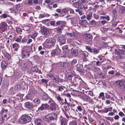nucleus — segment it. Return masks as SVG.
I'll use <instances>...</instances> for the list:
<instances>
[{
  "instance_id": "4c0bfd02",
  "label": "nucleus",
  "mask_w": 125,
  "mask_h": 125,
  "mask_svg": "<svg viewBox=\"0 0 125 125\" xmlns=\"http://www.w3.org/2000/svg\"><path fill=\"white\" fill-rule=\"evenodd\" d=\"M83 107L82 106H81L80 105H78L77 106L76 108L77 110L76 109V111L77 112L78 110L80 112H81L83 110Z\"/></svg>"
},
{
  "instance_id": "2eb2a0df",
  "label": "nucleus",
  "mask_w": 125,
  "mask_h": 125,
  "mask_svg": "<svg viewBox=\"0 0 125 125\" xmlns=\"http://www.w3.org/2000/svg\"><path fill=\"white\" fill-rule=\"evenodd\" d=\"M42 33L44 36H48L50 34V33L49 29L46 28H43L42 30Z\"/></svg>"
},
{
  "instance_id": "423d86ee",
  "label": "nucleus",
  "mask_w": 125,
  "mask_h": 125,
  "mask_svg": "<svg viewBox=\"0 0 125 125\" xmlns=\"http://www.w3.org/2000/svg\"><path fill=\"white\" fill-rule=\"evenodd\" d=\"M48 102L49 104L50 109L52 111H55L57 106L56 103L52 99H50Z\"/></svg>"
},
{
  "instance_id": "3c124183",
  "label": "nucleus",
  "mask_w": 125,
  "mask_h": 125,
  "mask_svg": "<svg viewBox=\"0 0 125 125\" xmlns=\"http://www.w3.org/2000/svg\"><path fill=\"white\" fill-rule=\"evenodd\" d=\"M62 11L64 14L67 13L69 11V8H64L62 9Z\"/></svg>"
},
{
  "instance_id": "de8ad7c7",
  "label": "nucleus",
  "mask_w": 125,
  "mask_h": 125,
  "mask_svg": "<svg viewBox=\"0 0 125 125\" xmlns=\"http://www.w3.org/2000/svg\"><path fill=\"white\" fill-rule=\"evenodd\" d=\"M69 124V125H77V122L76 120H73L70 121Z\"/></svg>"
},
{
  "instance_id": "1a4fd4ad",
  "label": "nucleus",
  "mask_w": 125,
  "mask_h": 125,
  "mask_svg": "<svg viewBox=\"0 0 125 125\" xmlns=\"http://www.w3.org/2000/svg\"><path fill=\"white\" fill-rule=\"evenodd\" d=\"M30 56V53L29 51L26 50H24L22 51L21 56L22 59H26L29 57Z\"/></svg>"
},
{
  "instance_id": "8fccbe9b",
  "label": "nucleus",
  "mask_w": 125,
  "mask_h": 125,
  "mask_svg": "<svg viewBox=\"0 0 125 125\" xmlns=\"http://www.w3.org/2000/svg\"><path fill=\"white\" fill-rule=\"evenodd\" d=\"M37 33L36 32H35L30 37L33 39H34L37 37Z\"/></svg>"
},
{
  "instance_id": "b1692460",
  "label": "nucleus",
  "mask_w": 125,
  "mask_h": 125,
  "mask_svg": "<svg viewBox=\"0 0 125 125\" xmlns=\"http://www.w3.org/2000/svg\"><path fill=\"white\" fill-rule=\"evenodd\" d=\"M9 103L10 104V106L11 107H14L16 104V100H12L11 99L9 100Z\"/></svg>"
},
{
  "instance_id": "f704fd0d",
  "label": "nucleus",
  "mask_w": 125,
  "mask_h": 125,
  "mask_svg": "<svg viewBox=\"0 0 125 125\" xmlns=\"http://www.w3.org/2000/svg\"><path fill=\"white\" fill-rule=\"evenodd\" d=\"M49 97L48 95L46 94H44L42 97V99L45 100H47L49 98Z\"/></svg>"
},
{
  "instance_id": "bf43d9fd",
  "label": "nucleus",
  "mask_w": 125,
  "mask_h": 125,
  "mask_svg": "<svg viewBox=\"0 0 125 125\" xmlns=\"http://www.w3.org/2000/svg\"><path fill=\"white\" fill-rule=\"evenodd\" d=\"M98 57L99 58V60L101 61V63L104 61V60L103 59V58L102 56H99Z\"/></svg>"
},
{
  "instance_id": "bb28decb",
  "label": "nucleus",
  "mask_w": 125,
  "mask_h": 125,
  "mask_svg": "<svg viewBox=\"0 0 125 125\" xmlns=\"http://www.w3.org/2000/svg\"><path fill=\"white\" fill-rule=\"evenodd\" d=\"M71 65L72 66H71V67L68 70L69 71L70 70H71V69H72L74 67V66L77 63V60L76 59H73L71 62Z\"/></svg>"
},
{
  "instance_id": "aec40b11",
  "label": "nucleus",
  "mask_w": 125,
  "mask_h": 125,
  "mask_svg": "<svg viewBox=\"0 0 125 125\" xmlns=\"http://www.w3.org/2000/svg\"><path fill=\"white\" fill-rule=\"evenodd\" d=\"M21 68L23 71H26L27 69V64L25 62H22L21 63Z\"/></svg>"
},
{
  "instance_id": "a211bd4d",
  "label": "nucleus",
  "mask_w": 125,
  "mask_h": 125,
  "mask_svg": "<svg viewBox=\"0 0 125 125\" xmlns=\"http://www.w3.org/2000/svg\"><path fill=\"white\" fill-rule=\"evenodd\" d=\"M84 36L85 39L88 42L91 41L93 38L92 35L89 34H86Z\"/></svg>"
},
{
  "instance_id": "58836bf2",
  "label": "nucleus",
  "mask_w": 125,
  "mask_h": 125,
  "mask_svg": "<svg viewBox=\"0 0 125 125\" xmlns=\"http://www.w3.org/2000/svg\"><path fill=\"white\" fill-rule=\"evenodd\" d=\"M75 11L76 12H78V14L80 15H82L83 14V10L77 9H76Z\"/></svg>"
},
{
  "instance_id": "c756f323",
  "label": "nucleus",
  "mask_w": 125,
  "mask_h": 125,
  "mask_svg": "<svg viewBox=\"0 0 125 125\" xmlns=\"http://www.w3.org/2000/svg\"><path fill=\"white\" fill-rule=\"evenodd\" d=\"M25 107L31 109L33 108L32 106L29 102H27L24 103Z\"/></svg>"
},
{
  "instance_id": "49530a36",
  "label": "nucleus",
  "mask_w": 125,
  "mask_h": 125,
  "mask_svg": "<svg viewBox=\"0 0 125 125\" xmlns=\"http://www.w3.org/2000/svg\"><path fill=\"white\" fill-rule=\"evenodd\" d=\"M78 9H81L83 10V4L80 3H78Z\"/></svg>"
},
{
  "instance_id": "79ce46f5",
  "label": "nucleus",
  "mask_w": 125,
  "mask_h": 125,
  "mask_svg": "<svg viewBox=\"0 0 125 125\" xmlns=\"http://www.w3.org/2000/svg\"><path fill=\"white\" fill-rule=\"evenodd\" d=\"M21 85L19 84H17L16 85L14 89L15 90H21Z\"/></svg>"
},
{
  "instance_id": "5fc2aeb1",
  "label": "nucleus",
  "mask_w": 125,
  "mask_h": 125,
  "mask_svg": "<svg viewBox=\"0 0 125 125\" xmlns=\"http://www.w3.org/2000/svg\"><path fill=\"white\" fill-rule=\"evenodd\" d=\"M86 49L89 52L91 53L92 52V49L90 47L88 46H87L86 47Z\"/></svg>"
},
{
  "instance_id": "0e129e2a",
  "label": "nucleus",
  "mask_w": 125,
  "mask_h": 125,
  "mask_svg": "<svg viewBox=\"0 0 125 125\" xmlns=\"http://www.w3.org/2000/svg\"><path fill=\"white\" fill-rule=\"evenodd\" d=\"M1 121L0 120V125L4 123V117H1Z\"/></svg>"
},
{
  "instance_id": "052dcab7",
  "label": "nucleus",
  "mask_w": 125,
  "mask_h": 125,
  "mask_svg": "<svg viewBox=\"0 0 125 125\" xmlns=\"http://www.w3.org/2000/svg\"><path fill=\"white\" fill-rule=\"evenodd\" d=\"M118 115L121 117H123L125 115V114L122 112L121 111L119 112Z\"/></svg>"
},
{
  "instance_id": "39448f33",
  "label": "nucleus",
  "mask_w": 125,
  "mask_h": 125,
  "mask_svg": "<svg viewBox=\"0 0 125 125\" xmlns=\"http://www.w3.org/2000/svg\"><path fill=\"white\" fill-rule=\"evenodd\" d=\"M120 46L121 47H120L121 48L123 49H115V54L118 56H121L122 55H125V46L123 45H121Z\"/></svg>"
},
{
  "instance_id": "e433bc0d",
  "label": "nucleus",
  "mask_w": 125,
  "mask_h": 125,
  "mask_svg": "<svg viewBox=\"0 0 125 125\" xmlns=\"http://www.w3.org/2000/svg\"><path fill=\"white\" fill-rule=\"evenodd\" d=\"M125 11V7H122L120 8L119 12L121 14H123L124 13Z\"/></svg>"
},
{
  "instance_id": "37998d69",
  "label": "nucleus",
  "mask_w": 125,
  "mask_h": 125,
  "mask_svg": "<svg viewBox=\"0 0 125 125\" xmlns=\"http://www.w3.org/2000/svg\"><path fill=\"white\" fill-rule=\"evenodd\" d=\"M9 16L6 13L2 14L0 16V18L2 19V18H5Z\"/></svg>"
},
{
  "instance_id": "4468645a",
  "label": "nucleus",
  "mask_w": 125,
  "mask_h": 125,
  "mask_svg": "<svg viewBox=\"0 0 125 125\" xmlns=\"http://www.w3.org/2000/svg\"><path fill=\"white\" fill-rule=\"evenodd\" d=\"M60 121L61 125H68V119L65 118L61 117L60 119Z\"/></svg>"
},
{
  "instance_id": "09e8293b",
  "label": "nucleus",
  "mask_w": 125,
  "mask_h": 125,
  "mask_svg": "<svg viewBox=\"0 0 125 125\" xmlns=\"http://www.w3.org/2000/svg\"><path fill=\"white\" fill-rule=\"evenodd\" d=\"M96 22L94 20H92L90 22V24L93 26H94L96 25Z\"/></svg>"
},
{
  "instance_id": "ddd939ff",
  "label": "nucleus",
  "mask_w": 125,
  "mask_h": 125,
  "mask_svg": "<svg viewBox=\"0 0 125 125\" xmlns=\"http://www.w3.org/2000/svg\"><path fill=\"white\" fill-rule=\"evenodd\" d=\"M116 83L117 86L119 87L123 91H125V85L121 81L118 80L116 81Z\"/></svg>"
},
{
  "instance_id": "774afa93",
  "label": "nucleus",
  "mask_w": 125,
  "mask_h": 125,
  "mask_svg": "<svg viewBox=\"0 0 125 125\" xmlns=\"http://www.w3.org/2000/svg\"><path fill=\"white\" fill-rule=\"evenodd\" d=\"M62 49L63 50H67L68 49V47L67 45H65L62 47Z\"/></svg>"
},
{
  "instance_id": "0eeeda50",
  "label": "nucleus",
  "mask_w": 125,
  "mask_h": 125,
  "mask_svg": "<svg viewBox=\"0 0 125 125\" xmlns=\"http://www.w3.org/2000/svg\"><path fill=\"white\" fill-rule=\"evenodd\" d=\"M8 25L6 22H1L0 23V32L2 33L7 30Z\"/></svg>"
},
{
  "instance_id": "c9c22d12",
  "label": "nucleus",
  "mask_w": 125,
  "mask_h": 125,
  "mask_svg": "<svg viewBox=\"0 0 125 125\" xmlns=\"http://www.w3.org/2000/svg\"><path fill=\"white\" fill-rule=\"evenodd\" d=\"M4 55L5 58L7 59L8 60H10L11 58L10 55L7 52L5 53L4 54Z\"/></svg>"
},
{
  "instance_id": "4d7b16f0",
  "label": "nucleus",
  "mask_w": 125,
  "mask_h": 125,
  "mask_svg": "<svg viewBox=\"0 0 125 125\" xmlns=\"http://www.w3.org/2000/svg\"><path fill=\"white\" fill-rule=\"evenodd\" d=\"M28 5L31 6L33 4V3L32 2V0H28Z\"/></svg>"
},
{
  "instance_id": "e2e57ef3",
  "label": "nucleus",
  "mask_w": 125,
  "mask_h": 125,
  "mask_svg": "<svg viewBox=\"0 0 125 125\" xmlns=\"http://www.w3.org/2000/svg\"><path fill=\"white\" fill-rule=\"evenodd\" d=\"M100 22L103 25H104V24L106 23L107 22H108L105 20H102Z\"/></svg>"
},
{
  "instance_id": "ea45409f",
  "label": "nucleus",
  "mask_w": 125,
  "mask_h": 125,
  "mask_svg": "<svg viewBox=\"0 0 125 125\" xmlns=\"http://www.w3.org/2000/svg\"><path fill=\"white\" fill-rule=\"evenodd\" d=\"M99 52V50L98 49L94 48H93L92 52L94 54H96L98 53Z\"/></svg>"
},
{
  "instance_id": "9d476101",
  "label": "nucleus",
  "mask_w": 125,
  "mask_h": 125,
  "mask_svg": "<svg viewBox=\"0 0 125 125\" xmlns=\"http://www.w3.org/2000/svg\"><path fill=\"white\" fill-rule=\"evenodd\" d=\"M52 80L53 82L57 83H62L64 81V80L60 78L59 76L57 75H54Z\"/></svg>"
},
{
  "instance_id": "4be33fe9",
  "label": "nucleus",
  "mask_w": 125,
  "mask_h": 125,
  "mask_svg": "<svg viewBox=\"0 0 125 125\" xmlns=\"http://www.w3.org/2000/svg\"><path fill=\"white\" fill-rule=\"evenodd\" d=\"M52 120H56L57 118V115L56 114L52 113L49 114Z\"/></svg>"
},
{
  "instance_id": "f3484780",
  "label": "nucleus",
  "mask_w": 125,
  "mask_h": 125,
  "mask_svg": "<svg viewBox=\"0 0 125 125\" xmlns=\"http://www.w3.org/2000/svg\"><path fill=\"white\" fill-rule=\"evenodd\" d=\"M49 105L47 104H42L41 106L38 108V110L42 111L44 109H47L49 107Z\"/></svg>"
},
{
  "instance_id": "69168bd1",
  "label": "nucleus",
  "mask_w": 125,
  "mask_h": 125,
  "mask_svg": "<svg viewBox=\"0 0 125 125\" xmlns=\"http://www.w3.org/2000/svg\"><path fill=\"white\" fill-rule=\"evenodd\" d=\"M31 95L28 94L26 96V98L28 99H30L31 97Z\"/></svg>"
},
{
  "instance_id": "20e7f679",
  "label": "nucleus",
  "mask_w": 125,
  "mask_h": 125,
  "mask_svg": "<svg viewBox=\"0 0 125 125\" xmlns=\"http://www.w3.org/2000/svg\"><path fill=\"white\" fill-rule=\"evenodd\" d=\"M55 42V40L54 39L50 38L47 39L44 43L46 47L49 48L54 46Z\"/></svg>"
},
{
  "instance_id": "393cba45",
  "label": "nucleus",
  "mask_w": 125,
  "mask_h": 125,
  "mask_svg": "<svg viewBox=\"0 0 125 125\" xmlns=\"http://www.w3.org/2000/svg\"><path fill=\"white\" fill-rule=\"evenodd\" d=\"M19 47V44L17 43H15L12 44V47L14 49V51H17Z\"/></svg>"
},
{
  "instance_id": "a878e982",
  "label": "nucleus",
  "mask_w": 125,
  "mask_h": 125,
  "mask_svg": "<svg viewBox=\"0 0 125 125\" xmlns=\"http://www.w3.org/2000/svg\"><path fill=\"white\" fill-rule=\"evenodd\" d=\"M83 100L87 102H88L90 103L92 102V100L91 99L90 97L89 96H86L84 97L83 98Z\"/></svg>"
},
{
  "instance_id": "a19ab883",
  "label": "nucleus",
  "mask_w": 125,
  "mask_h": 125,
  "mask_svg": "<svg viewBox=\"0 0 125 125\" xmlns=\"http://www.w3.org/2000/svg\"><path fill=\"white\" fill-rule=\"evenodd\" d=\"M56 12L60 13L59 15L60 17H63L64 16V14H62V13L61 12V10L60 9H57L56 10Z\"/></svg>"
},
{
  "instance_id": "72a5a7b5",
  "label": "nucleus",
  "mask_w": 125,
  "mask_h": 125,
  "mask_svg": "<svg viewBox=\"0 0 125 125\" xmlns=\"http://www.w3.org/2000/svg\"><path fill=\"white\" fill-rule=\"evenodd\" d=\"M112 109V107H110L109 108H104L103 110V112L105 113H106L109 111H111Z\"/></svg>"
},
{
  "instance_id": "680f3d73",
  "label": "nucleus",
  "mask_w": 125,
  "mask_h": 125,
  "mask_svg": "<svg viewBox=\"0 0 125 125\" xmlns=\"http://www.w3.org/2000/svg\"><path fill=\"white\" fill-rule=\"evenodd\" d=\"M48 80L47 79H42L41 80V82L42 83H48Z\"/></svg>"
},
{
  "instance_id": "a18cd8bd",
  "label": "nucleus",
  "mask_w": 125,
  "mask_h": 125,
  "mask_svg": "<svg viewBox=\"0 0 125 125\" xmlns=\"http://www.w3.org/2000/svg\"><path fill=\"white\" fill-rule=\"evenodd\" d=\"M16 31L17 33L21 34L22 32V30L20 28L17 27L16 29Z\"/></svg>"
},
{
  "instance_id": "5701e85b",
  "label": "nucleus",
  "mask_w": 125,
  "mask_h": 125,
  "mask_svg": "<svg viewBox=\"0 0 125 125\" xmlns=\"http://www.w3.org/2000/svg\"><path fill=\"white\" fill-rule=\"evenodd\" d=\"M43 119L45 121L49 122L50 121L52 120L49 114L46 115L43 118Z\"/></svg>"
},
{
  "instance_id": "f03ea898",
  "label": "nucleus",
  "mask_w": 125,
  "mask_h": 125,
  "mask_svg": "<svg viewBox=\"0 0 125 125\" xmlns=\"http://www.w3.org/2000/svg\"><path fill=\"white\" fill-rule=\"evenodd\" d=\"M55 97L61 104H65L66 105V107L67 108V110H68L70 104L67 102L66 98H65L64 100L61 97L60 95L59 94L56 95Z\"/></svg>"
},
{
  "instance_id": "338daca9",
  "label": "nucleus",
  "mask_w": 125,
  "mask_h": 125,
  "mask_svg": "<svg viewBox=\"0 0 125 125\" xmlns=\"http://www.w3.org/2000/svg\"><path fill=\"white\" fill-rule=\"evenodd\" d=\"M50 24L51 25L53 26H55L56 24H55V22L54 21H51L50 22Z\"/></svg>"
},
{
  "instance_id": "2f4dec72",
  "label": "nucleus",
  "mask_w": 125,
  "mask_h": 125,
  "mask_svg": "<svg viewBox=\"0 0 125 125\" xmlns=\"http://www.w3.org/2000/svg\"><path fill=\"white\" fill-rule=\"evenodd\" d=\"M92 13L91 12H90L88 14L86 15V19L90 21L91 20L92 16Z\"/></svg>"
},
{
  "instance_id": "864d4df0",
  "label": "nucleus",
  "mask_w": 125,
  "mask_h": 125,
  "mask_svg": "<svg viewBox=\"0 0 125 125\" xmlns=\"http://www.w3.org/2000/svg\"><path fill=\"white\" fill-rule=\"evenodd\" d=\"M47 76L52 80V79L54 77V74L52 73H49L47 75Z\"/></svg>"
},
{
  "instance_id": "f257e3e1",
  "label": "nucleus",
  "mask_w": 125,
  "mask_h": 125,
  "mask_svg": "<svg viewBox=\"0 0 125 125\" xmlns=\"http://www.w3.org/2000/svg\"><path fill=\"white\" fill-rule=\"evenodd\" d=\"M31 118L27 114L22 115L19 119V122L22 124H25L30 122Z\"/></svg>"
},
{
  "instance_id": "6e6552de",
  "label": "nucleus",
  "mask_w": 125,
  "mask_h": 125,
  "mask_svg": "<svg viewBox=\"0 0 125 125\" xmlns=\"http://www.w3.org/2000/svg\"><path fill=\"white\" fill-rule=\"evenodd\" d=\"M56 37H57V40L59 42L61 45L65 44L66 42L65 37L62 35H56Z\"/></svg>"
},
{
  "instance_id": "c85d7f7f",
  "label": "nucleus",
  "mask_w": 125,
  "mask_h": 125,
  "mask_svg": "<svg viewBox=\"0 0 125 125\" xmlns=\"http://www.w3.org/2000/svg\"><path fill=\"white\" fill-rule=\"evenodd\" d=\"M71 53L73 56H76L78 54L77 51L76 49H72L71 51Z\"/></svg>"
},
{
  "instance_id": "9b49d317",
  "label": "nucleus",
  "mask_w": 125,
  "mask_h": 125,
  "mask_svg": "<svg viewBox=\"0 0 125 125\" xmlns=\"http://www.w3.org/2000/svg\"><path fill=\"white\" fill-rule=\"evenodd\" d=\"M32 25L31 24H28L23 27V30L26 31V33H29L31 32L30 29L32 27Z\"/></svg>"
},
{
  "instance_id": "6e6d98bb",
  "label": "nucleus",
  "mask_w": 125,
  "mask_h": 125,
  "mask_svg": "<svg viewBox=\"0 0 125 125\" xmlns=\"http://www.w3.org/2000/svg\"><path fill=\"white\" fill-rule=\"evenodd\" d=\"M61 86H59L58 87V89H57V90H58L59 92H62V91H63L64 90V88L63 87Z\"/></svg>"
},
{
  "instance_id": "412c9836",
  "label": "nucleus",
  "mask_w": 125,
  "mask_h": 125,
  "mask_svg": "<svg viewBox=\"0 0 125 125\" xmlns=\"http://www.w3.org/2000/svg\"><path fill=\"white\" fill-rule=\"evenodd\" d=\"M33 104L34 106H36L41 103L40 100L37 98H35L33 101Z\"/></svg>"
},
{
  "instance_id": "13d9d810",
  "label": "nucleus",
  "mask_w": 125,
  "mask_h": 125,
  "mask_svg": "<svg viewBox=\"0 0 125 125\" xmlns=\"http://www.w3.org/2000/svg\"><path fill=\"white\" fill-rule=\"evenodd\" d=\"M56 53L57 55L60 54L61 52V50L59 48H58L56 50H55Z\"/></svg>"
},
{
  "instance_id": "c03bdc74",
  "label": "nucleus",
  "mask_w": 125,
  "mask_h": 125,
  "mask_svg": "<svg viewBox=\"0 0 125 125\" xmlns=\"http://www.w3.org/2000/svg\"><path fill=\"white\" fill-rule=\"evenodd\" d=\"M81 25H84L87 24V21L86 20H82L80 22Z\"/></svg>"
},
{
  "instance_id": "f8f14e48",
  "label": "nucleus",
  "mask_w": 125,
  "mask_h": 125,
  "mask_svg": "<svg viewBox=\"0 0 125 125\" xmlns=\"http://www.w3.org/2000/svg\"><path fill=\"white\" fill-rule=\"evenodd\" d=\"M71 72H68L66 74V78L68 80H71L72 77L75 76L74 73L72 72L71 69Z\"/></svg>"
},
{
  "instance_id": "cd10ccee",
  "label": "nucleus",
  "mask_w": 125,
  "mask_h": 125,
  "mask_svg": "<svg viewBox=\"0 0 125 125\" xmlns=\"http://www.w3.org/2000/svg\"><path fill=\"white\" fill-rule=\"evenodd\" d=\"M88 53L86 52H84L82 53L81 56L83 60H86L88 56Z\"/></svg>"
},
{
  "instance_id": "7ed1b4c3",
  "label": "nucleus",
  "mask_w": 125,
  "mask_h": 125,
  "mask_svg": "<svg viewBox=\"0 0 125 125\" xmlns=\"http://www.w3.org/2000/svg\"><path fill=\"white\" fill-rule=\"evenodd\" d=\"M66 22L64 21H57L55 26H61L56 28L57 31L58 32H62L64 28L66 26Z\"/></svg>"
},
{
  "instance_id": "dca6fc26",
  "label": "nucleus",
  "mask_w": 125,
  "mask_h": 125,
  "mask_svg": "<svg viewBox=\"0 0 125 125\" xmlns=\"http://www.w3.org/2000/svg\"><path fill=\"white\" fill-rule=\"evenodd\" d=\"M66 35L69 37L70 39L74 40L77 38V37L76 36L75 33H70L67 32L66 33Z\"/></svg>"
},
{
  "instance_id": "603ef678",
  "label": "nucleus",
  "mask_w": 125,
  "mask_h": 125,
  "mask_svg": "<svg viewBox=\"0 0 125 125\" xmlns=\"http://www.w3.org/2000/svg\"><path fill=\"white\" fill-rule=\"evenodd\" d=\"M21 39L22 36H20L19 37L17 38V39L15 40H14L17 42H20L21 41Z\"/></svg>"
},
{
  "instance_id": "7c9ffc66",
  "label": "nucleus",
  "mask_w": 125,
  "mask_h": 125,
  "mask_svg": "<svg viewBox=\"0 0 125 125\" xmlns=\"http://www.w3.org/2000/svg\"><path fill=\"white\" fill-rule=\"evenodd\" d=\"M35 123L36 125H41L42 122L40 119H36L35 120Z\"/></svg>"
},
{
  "instance_id": "6ab92c4d",
  "label": "nucleus",
  "mask_w": 125,
  "mask_h": 125,
  "mask_svg": "<svg viewBox=\"0 0 125 125\" xmlns=\"http://www.w3.org/2000/svg\"><path fill=\"white\" fill-rule=\"evenodd\" d=\"M8 62L6 61H3L1 63V66L2 70L5 69L8 65Z\"/></svg>"
},
{
  "instance_id": "473e14b6",
  "label": "nucleus",
  "mask_w": 125,
  "mask_h": 125,
  "mask_svg": "<svg viewBox=\"0 0 125 125\" xmlns=\"http://www.w3.org/2000/svg\"><path fill=\"white\" fill-rule=\"evenodd\" d=\"M38 68L36 66H32L30 72H37V70Z\"/></svg>"
}]
</instances>
